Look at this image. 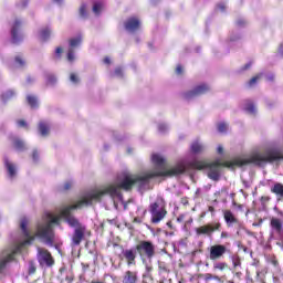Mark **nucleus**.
<instances>
[{"label":"nucleus","instance_id":"12","mask_svg":"<svg viewBox=\"0 0 283 283\" xmlns=\"http://www.w3.org/2000/svg\"><path fill=\"white\" fill-rule=\"evenodd\" d=\"M124 28L126 32L134 34V32H137V30L140 29V20L136 17L128 18L124 23Z\"/></svg>","mask_w":283,"mask_h":283},{"label":"nucleus","instance_id":"34","mask_svg":"<svg viewBox=\"0 0 283 283\" xmlns=\"http://www.w3.org/2000/svg\"><path fill=\"white\" fill-rule=\"evenodd\" d=\"M28 269H29V275H33V273H36V264H34L33 261L29 262Z\"/></svg>","mask_w":283,"mask_h":283},{"label":"nucleus","instance_id":"1","mask_svg":"<svg viewBox=\"0 0 283 283\" xmlns=\"http://www.w3.org/2000/svg\"><path fill=\"white\" fill-rule=\"evenodd\" d=\"M151 160L156 169L137 175L123 172L117 176L115 184L105 186L101 189L90 190L76 203L65 206L61 209L60 216L64 218L70 227L75 229L72 237L73 247H78L87 233V228L83 223H80L78 219L72 216L74 210L90 207L93 202H108V205H114L115 209H118V202H123L120 189L129 191L135 185L139 191H147L151 178L180 176V174H185L187 169H189V161L186 159L180 160L171 168L166 167L165 157L161 155L153 154Z\"/></svg>","mask_w":283,"mask_h":283},{"label":"nucleus","instance_id":"31","mask_svg":"<svg viewBox=\"0 0 283 283\" xmlns=\"http://www.w3.org/2000/svg\"><path fill=\"white\" fill-rule=\"evenodd\" d=\"M213 269L218 270V271H224V269H227V263L216 262V263H213Z\"/></svg>","mask_w":283,"mask_h":283},{"label":"nucleus","instance_id":"16","mask_svg":"<svg viewBox=\"0 0 283 283\" xmlns=\"http://www.w3.org/2000/svg\"><path fill=\"white\" fill-rule=\"evenodd\" d=\"M122 283H138V272L126 271L123 275Z\"/></svg>","mask_w":283,"mask_h":283},{"label":"nucleus","instance_id":"46","mask_svg":"<svg viewBox=\"0 0 283 283\" xmlns=\"http://www.w3.org/2000/svg\"><path fill=\"white\" fill-rule=\"evenodd\" d=\"M32 159L34 163H36V160H39V153L36 150L33 151Z\"/></svg>","mask_w":283,"mask_h":283},{"label":"nucleus","instance_id":"51","mask_svg":"<svg viewBox=\"0 0 283 283\" xmlns=\"http://www.w3.org/2000/svg\"><path fill=\"white\" fill-rule=\"evenodd\" d=\"M279 54H281V56H283V44H281L279 48Z\"/></svg>","mask_w":283,"mask_h":283},{"label":"nucleus","instance_id":"11","mask_svg":"<svg viewBox=\"0 0 283 283\" xmlns=\"http://www.w3.org/2000/svg\"><path fill=\"white\" fill-rule=\"evenodd\" d=\"M210 90L211 87H209V85L200 84L195 90L185 93L184 98H186V101H191V98H196V96H202V94H207V92Z\"/></svg>","mask_w":283,"mask_h":283},{"label":"nucleus","instance_id":"13","mask_svg":"<svg viewBox=\"0 0 283 283\" xmlns=\"http://www.w3.org/2000/svg\"><path fill=\"white\" fill-rule=\"evenodd\" d=\"M138 251L136 249H124L122 250L120 258L126 260L128 266H132V264H136V255Z\"/></svg>","mask_w":283,"mask_h":283},{"label":"nucleus","instance_id":"8","mask_svg":"<svg viewBox=\"0 0 283 283\" xmlns=\"http://www.w3.org/2000/svg\"><path fill=\"white\" fill-rule=\"evenodd\" d=\"M38 262L40 266H54V258L43 248H38Z\"/></svg>","mask_w":283,"mask_h":283},{"label":"nucleus","instance_id":"24","mask_svg":"<svg viewBox=\"0 0 283 283\" xmlns=\"http://www.w3.org/2000/svg\"><path fill=\"white\" fill-rule=\"evenodd\" d=\"M13 146L17 149V151H25V143L19 138L13 139Z\"/></svg>","mask_w":283,"mask_h":283},{"label":"nucleus","instance_id":"15","mask_svg":"<svg viewBox=\"0 0 283 283\" xmlns=\"http://www.w3.org/2000/svg\"><path fill=\"white\" fill-rule=\"evenodd\" d=\"M190 150L192 154H196V155L205 154V151H207V146L205 144H202V142H200V139H196L190 145Z\"/></svg>","mask_w":283,"mask_h":283},{"label":"nucleus","instance_id":"44","mask_svg":"<svg viewBox=\"0 0 283 283\" xmlns=\"http://www.w3.org/2000/svg\"><path fill=\"white\" fill-rule=\"evenodd\" d=\"M247 24V21H244V19H239L237 21V25H239V28H242V25H245Z\"/></svg>","mask_w":283,"mask_h":283},{"label":"nucleus","instance_id":"10","mask_svg":"<svg viewBox=\"0 0 283 283\" xmlns=\"http://www.w3.org/2000/svg\"><path fill=\"white\" fill-rule=\"evenodd\" d=\"M21 30V20L15 19L11 27V41L15 45L23 41V33L19 32Z\"/></svg>","mask_w":283,"mask_h":283},{"label":"nucleus","instance_id":"36","mask_svg":"<svg viewBox=\"0 0 283 283\" xmlns=\"http://www.w3.org/2000/svg\"><path fill=\"white\" fill-rule=\"evenodd\" d=\"M168 129H169V126H167V124H158L159 134H165Z\"/></svg>","mask_w":283,"mask_h":283},{"label":"nucleus","instance_id":"41","mask_svg":"<svg viewBox=\"0 0 283 283\" xmlns=\"http://www.w3.org/2000/svg\"><path fill=\"white\" fill-rule=\"evenodd\" d=\"M70 81L71 83H78V77L76 76V74L72 73L71 76H70Z\"/></svg>","mask_w":283,"mask_h":283},{"label":"nucleus","instance_id":"20","mask_svg":"<svg viewBox=\"0 0 283 283\" xmlns=\"http://www.w3.org/2000/svg\"><path fill=\"white\" fill-rule=\"evenodd\" d=\"M4 166L7 168V171L9 174V178H14V176H17V166H14V164L10 163V160L4 157Z\"/></svg>","mask_w":283,"mask_h":283},{"label":"nucleus","instance_id":"27","mask_svg":"<svg viewBox=\"0 0 283 283\" xmlns=\"http://www.w3.org/2000/svg\"><path fill=\"white\" fill-rule=\"evenodd\" d=\"M101 10H103V2H95L93 6L94 14L96 15L101 14Z\"/></svg>","mask_w":283,"mask_h":283},{"label":"nucleus","instance_id":"21","mask_svg":"<svg viewBox=\"0 0 283 283\" xmlns=\"http://www.w3.org/2000/svg\"><path fill=\"white\" fill-rule=\"evenodd\" d=\"M39 132H40L41 136H48V134H50V123L40 122Z\"/></svg>","mask_w":283,"mask_h":283},{"label":"nucleus","instance_id":"14","mask_svg":"<svg viewBox=\"0 0 283 283\" xmlns=\"http://www.w3.org/2000/svg\"><path fill=\"white\" fill-rule=\"evenodd\" d=\"M81 36L72 38L69 42L70 48L67 52V62L69 63H74L75 56H74V49L78 48L81 45Z\"/></svg>","mask_w":283,"mask_h":283},{"label":"nucleus","instance_id":"17","mask_svg":"<svg viewBox=\"0 0 283 283\" xmlns=\"http://www.w3.org/2000/svg\"><path fill=\"white\" fill-rule=\"evenodd\" d=\"M271 193H274L276 200H283V184L282 182H274L273 186L270 188Z\"/></svg>","mask_w":283,"mask_h":283},{"label":"nucleus","instance_id":"32","mask_svg":"<svg viewBox=\"0 0 283 283\" xmlns=\"http://www.w3.org/2000/svg\"><path fill=\"white\" fill-rule=\"evenodd\" d=\"M232 264H233L234 269H238V268L242 266V262L240 261V256L233 255L232 256Z\"/></svg>","mask_w":283,"mask_h":283},{"label":"nucleus","instance_id":"45","mask_svg":"<svg viewBox=\"0 0 283 283\" xmlns=\"http://www.w3.org/2000/svg\"><path fill=\"white\" fill-rule=\"evenodd\" d=\"M18 125L19 127H28V123H25L23 119L18 120Z\"/></svg>","mask_w":283,"mask_h":283},{"label":"nucleus","instance_id":"56","mask_svg":"<svg viewBox=\"0 0 283 283\" xmlns=\"http://www.w3.org/2000/svg\"><path fill=\"white\" fill-rule=\"evenodd\" d=\"M27 6H28V2H24L23 8H25Z\"/></svg>","mask_w":283,"mask_h":283},{"label":"nucleus","instance_id":"3","mask_svg":"<svg viewBox=\"0 0 283 283\" xmlns=\"http://www.w3.org/2000/svg\"><path fill=\"white\" fill-rule=\"evenodd\" d=\"M61 217L46 212L36 224L35 237L49 247L54 244V231L52 224H59Z\"/></svg>","mask_w":283,"mask_h":283},{"label":"nucleus","instance_id":"4","mask_svg":"<svg viewBox=\"0 0 283 283\" xmlns=\"http://www.w3.org/2000/svg\"><path fill=\"white\" fill-rule=\"evenodd\" d=\"M20 229L25 240L22 241L19 245L4 252L2 259L0 260V273L6 269L9 262H12V260H14V255H17V253H21V249H23V247H28V244H32V242H34V237H32V234H30V231L28 230V220L25 218L21 220Z\"/></svg>","mask_w":283,"mask_h":283},{"label":"nucleus","instance_id":"25","mask_svg":"<svg viewBox=\"0 0 283 283\" xmlns=\"http://www.w3.org/2000/svg\"><path fill=\"white\" fill-rule=\"evenodd\" d=\"M27 101L32 109L39 107V99L34 95H28Z\"/></svg>","mask_w":283,"mask_h":283},{"label":"nucleus","instance_id":"26","mask_svg":"<svg viewBox=\"0 0 283 283\" xmlns=\"http://www.w3.org/2000/svg\"><path fill=\"white\" fill-rule=\"evenodd\" d=\"M80 15L82 17V19H87V4L86 3L81 4Z\"/></svg>","mask_w":283,"mask_h":283},{"label":"nucleus","instance_id":"40","mask_svg":"<svg viewBox=\"0 0 283 283\" xmlns=\"http://www.w3.org/2000/svg\"><path fill=\"white\" fill-rule=\"evenodd\" d=\"M61 54H63V49L61 46H57L55 49V56H56V59H61Z\"/></svg>","mask_w":283,"mask_h":283},{"label":"nucleus","instance_id":"59","mask_svg":"<svg viewBox=\"0 0 283 283\" xmlns=\"http://www.w3.org/2000/svg\"><path fill=\"white\" fill-rule=\"evenodd\" d=\"M128 154H132V149L128 148Z\"/></svg>","mask_w":283,"mask_h":283},{"label":"nucleus","instance_id":"53","mask_svg":"<svg viewBox=\"0 0 283 283\" xmlns=\"http://www.w3.org/2000/svg\"><path fill=\"white\" fill-rule=\"evenodd\" d=\"M27 82H28V83H34V77H28V78H27Z\"/></svg>","mask_w":283,"mask_h":283},{"label":"nucleus","instance_id":"58","mask_svg":"<svg viewBox=\"0 0 283 283\" xmlns=\"http://www.w3.org/2000/svg\"><path fill=\"white\" fill-rule=\"evenodd\" d=\"M54 1H56V3H61V0H54Z\"/></svg>","mask_w":283,"mask_h":283},{"label":"nucleus","instance_id":"30","mask_svg":"<svg viewBox=\"0 0 283 283\" xmlns=\"http://www.w3.org/2000/svg\"><path fill=\"white\" fill-rule=\"evenodd\" d=\"M263 74H259L254 77H252L249 82L248 85L249 87H253L255 85V83H258V81H260V78H262Z\"/></svg>","mask_w":283,"mask_h":283},{"label":"nucleus","instance_id":"37","mask_svg":"<svg viewBox=\"0 0 283 283\" xmlns=\"http://www.w3.org/2000/svg\"><path fill=\"white\" fill-rule=\"evenodd\" d=\"M205 280H206V282H209V280H220V277L217 275H213L211 273H207V274H205Z\"/></svg>","mask_w":283,"mask_h":283},{"label":"nucleus","instance_id":"5","mask_svg":"<svg viewBox=\"0 0 283 283\" xmlns=\"http://www.w3.org/2000/svg\"><path fill=\"white\" fill-rule=\"evenodd\" d=\"M149 212L151 216V222L158 224L167 216V210L165 209V200L158 198L155 202L149 206Z\"/></svg>","mask_w":283,"mask_h":283},{"label":"nucleus","instance_id":"18","mask_svg":"<svg viewBox=\"0 0 283 283\" xmlns=\"http://www.w3.org/2000/svg\"><path fill=\"white\" fill-rule=\"evenodd\" d=\"M270 227L272 228V235L273 233H276L277 235H282V220L277 218H272L270 221Z\"/></svg>","mask_w":283,"mask_h":283},{"label":"nucleus","instance_id":"29","mask_svg":"<svg viewBox=\"0 0 283 283\" xmlns=\"http://www.w3.org/2000/svg\"><path fill=\"white\" fill-rule=\"evenodd\" d=\"M227 129H229V125L224 122L218 124V132L220 134H226Z\"/></svg>","mask_w":283,"mask_h":283},{"label":"nucleus","instance_id":"35","mask_svg":"<svg viewBox=\"0 0 283 283\" xmlns=\"http://www.w3.org/2000/svg\"><path fill=\"white\" fill-rule=\"evenodd\" d=\"M56 83V76L49 74L46 75V85H54Z\"/></svg>","mask_w":283,"mask_h":283},{"label":"nucleus","instance_id":"7","mask_svg":"<svg viewBox=\"0 0 283 283\" xmlns=\"http://www.w3.org/2000/svg\"><path fill=\"white\" fill-rule=\"evenodd\" d=\"M220 227H222L220 222H212V223H207L205 226L198 227L195 229V231L198 238H200V235H207V238H213V233H216V231H220Z\"/></svg>","mask_w":283,"mask_h":283},{"label":"nucleus","instance_id":"47","mask_svg":"<svg viewBox=\"0 0 283 283\" xmlns=\"http://www.w3.org/2000/svg\"><path fill=\"white\" fill-rule=\"evenodd\" d=\"M217 151H218V154H223L224 148L222 147V145H219V146L217 147Z\"/></svg>","mask_w":283,"mask_h":283},{"label":"nucleus","instance_id":"55","mask_svg":"<svg viewBox=\"0 0 283 283\" xmlns=\"http://www.w3.org/2000/svg\"><path fill=\"white\" fill-rule=\"evenodd\" d=\"M268 81H273V75L266 77Z\"/></svg>","mask_w":283,"mask_h":283},{"label":"nucleus","instance_id":"49","mask_svg":"<svg viewBox=\"0 0 283 283\" xmlns=\"http://www.w3.org/2000/svg\"><path fill=\"white\" fill-rule=\"evenodd\" d=\"M83 271H86L90 269V264L82 263Z\"/></svg>","mask_w":283,"mask_h":283},{"label":"nucleus","instance_id":"39","mask_svg":"<svg viewBox=\"0 0 283 283\" xmlns=\"http://www.w3.org/2000/svg\"><path fill=\"white\" fill-rule=\"evenodd\" d=\"M262 207H266V203L271 200V197H261Z\"/></svg>","mask_w":283,"mask_h":283},{"label":"nucleus","instance_id":"43","mask_svg":"<svg viewBox=\"0 0 283 283\" xmlns=\"http://www.w3.org/2000/svg\"><path fill=\"white\" fill-rule=\"evenodd\" d=\"M218 10H220L221 12H224V10H227V6H224V3H219L217 6Z\"/></svg>","mask_w":283,"mask_h":283},{"label":"nucleus","instance_id":"54","mask_svg":"<svg viewBox=\"0 0 283 283\" xmlns=\"http://www.w3.org/2000/svg\"><path fill=\"white\" fill-rule=\"evenodd\" d=\"M251 67V62L244 65V70H249Z\"/></svg>","mask_w":283,"mask_h":283},{"label":"nucleus","instance_id":"52","mask_svg":"<svg viewBox=\"0 0 283 283\" xmlns=\"http://www.w3.org/2000/svg\"><path fill=\"white\" fill-rule=\"evenodd\" d=\"M221 238H222V239L229 238V233H228V232H221Z\"/></svg>","mask_w":283,"mask_h":283},{"label":"nucleus","instance_id":"22","mask_svg":"<svg viewBox=\"0 0 283 283\" xmlns=\"http://www.w3.org/2000/svg\"><path fill=\"white\" fill-rule=\"evenodd\" d=\"M52 34V30L50 28H44L40 31L39 39L40 41H48Z\"/></svg>","mask_w":283,"mask_h":283},{"label":"nucleus","instance_id":"33","mask_svg":"<svg viewBox=\"0 0 283 283\" xmlns=\"http://www.w3.org/2000/svg\"><path fill=\"white\" fill-rule=\"evenodd\" d=\"M14 65L15 67H23V65H25V61L21 59V56H17L14 59Z\"/></svg>","mask_w":283,"mask_h":283},{"label":"nucleus","instance_id":"48","mask_svg":"<svg viewBox=\"0 0 283 283\" xmlns=\"http://www.w3.org/2000/svg\"><path fill=\"white\" fill-rule=\"evenodd\" d=\"M176 74H182V66L181 65L177 66Z\"/></svg>","mask_w":283,"mask_h":283},{"label":"nucleus","instance_id":"42","mask_svg":"<svg viewBox=\"0 0 283 283\" xmlns=\"http://www.w3.org/2000/svg\"><path fill=\"white\" fill-rule=\"evenodd\" d=\"M115 76H123V69L122 67L115 69Z\"/></svg>","mask_w":283,"mask_h":283},{"label":"nucleus","instance_id":"2","mask_svg":"<svg viewBox=\"0 0 283 283\" xmlns=\"http://www.w3.org/2000/svg\"><path fill=\"white\" fill-rule=\"evenodd\" d=\"M283 160V155L277 148H265L263 154H255L244 159H235L233 165L237 167H244V165H256V167H264L266 163H275Z\"/></svg>","mask_w":283,"mask_h":283},{"label":"nucleus","instance_id":"57","mask_svg":"<svg viewBox=\"0 0 283 283\" xmlns=\"http://www.w3.org/2000/svg\"><path fill=\"white\" fill-rule=\"evenodd\" d=\"M209 211H213V207H210V208H209Z\"/></svg>","mask_w":283,"mask_h":283},{"label":"nucleus","instance_id":"28","mask_svg":"<svg viewBox=\"0 0 283 283\" xmlns=\"http://www.w3.org/2000/svg\"><path fill=\"white\" fill-rule=\"evenodd\" d=\"M12 96H14L13 91H7L6 93H3L1 95V99L3 101V103H6L7 101H10V98H12Z\"/></svg>","mask_w":283,"mask_h":283},{"label":"nucleus","instance_id":"23","mask_svg":"<svg viewBox=\"0 0 283 283\" xmlns=\"http://www.w3.org/2000/svg\"><path fill=\"white\" fill-rule=\"evenodd\" d=\"M243 109L244 112H248V114H255V105L249 99L244 102Z\"/></svg>","mask_w":283,"mask_h":283},{"label":"nucleus","instance_id":"19","mask_svg":"<svg viewBox=\"0 0 283 283\" xmlns=\"http://www.w3.org/2000/svg\"><path fill=\"white\" fill-rule=\"evenodd\" d=\"M223 218L228 227H233V224H238V222H240L230 210H226L223 212Z\"/></svg>","mask_w":283,"mask_h":283},{"label":"nucleus","instance_id":"6","mask_svg":"<svg viewBox=\"0 0 283 283\" xmlns=\"http://www.w3.org/2000/svg\"><path fill=\"white\" fill-rule=\"evenodd\" d=\"M136 251L142 260H151L156 255V245L151 241H140Z\"/></svg>","mask_w":283,"mask_h":283},{"label":"nucleus","instance_id":"9","mask_svg":"<svg viewBox=\"0 0 283 283\" xmlns=\"http://www.w3.org/2000/svg\"><path fill=\"white\" fill-rule=\"evenodd\" d=\"M227 253V247L222 244H214L209 248V260L212 262H216L218 260H221V258H224V254Z\"/></svg>","mask_w":283,"mask_h":283},{"label":"nucleus","instance_id":"38","mask_svg":"<svg viewBox=\"0 0 283 283\" xmlns=\"http://www.w3.org/2000/svg\"><path fill=\"white\" fill-rule=\"evenodd\" d=\"M74 185L73 181H66L63 186V191H69V189H72V186Z\"/></svg>","mask_w":283,"mask_h":283},{"label":"nucleus","instance_id":"50","mask_svg":"<svg viewBox=\"0 0 283 283\" xmlns=\"http://www.w3.org/2000/svg\"><path fill=\"white\" fill-rule=\"evenodd\" d=\"M104 63H105L106 65H109V63H112V60H109V57H105V59H104Z\"/></svg>","mask_w":283,"mask_h":283}]
</instances>
